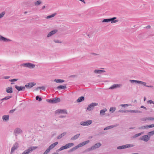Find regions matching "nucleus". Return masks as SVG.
<instances>
[{"label": "nucleus", "instance_id": "nucleus-43", "mask_svg": "<svg viewBox=\"0 0 154 154\" xmlns=\"http://www.w3.org/2000/svg\"><path fill=\"white\" fill-rule=\"evenodd\" d=\"M5 11H3L0 14V19L2 17L5 15Z\"/></svg>", "mask_w": 154, "mask_h": 154}, {"label": "nucleus", "instance_id": "nucleus-49", "mask_svg": "<svg viewBox=\"0 0 154 154\" xmlns=\"http://www.w3.org/2000/svg\"><path fill=\"white\" fill-rule=\"evenodd\" d=\"M38 88H39V89H42L43 91H45V86H41L38 87Z\"/></svg>", "mask_w": 154, "mask_h": 154}, {"label": "nucleus", "instance_id": "nucleus-53", "mask_svg": "<svg viewBox=\"0 0 154 154\" xmlns=\"http://www.w3.org/2000/svg\"><path fill=\"white\" fill-rule=\"evenodd\" d=\"M90 142V141L89 140H86L85 141L83 142V144L84 145H85L88 143Z\"/></svg>", "mask_w": 154, "mask_h": 154}, {"label": "nucleus", "instance_id": "nucleus-4", "mask_svg": "<svg viewBox=\"0 0 154 154\" xmlns=\"http://www.w3.org/2000/svg\"><path fill=\"white\" fill-rule=\"evenodd\" d=\"M101 144L100 143H98L95 144L93 146H92L88 149L89 150H94L96 148H99L101 146Z\"/></svg>", "mask_w": 154, "mask_h": 154}, {"label": "nucleus", "instance_id": "nucleus-13", "mask_svg": "<svg viewBox=\"0 0 154 154\" xmlns=\"http://www.w3.org/2000/svg\"><path fill=\"white\" fill-rule=\"evenodd\" d=\"M58 31L56 29H54L50 32H49L47 35V37L48 38L49 37L56 33Z\"/></svg>", "mask_w": 154, "mask_h": 154}, {"label": "nucleus", "instance_id": "nucleus-3", "mask_svg": "<svg viewBox=\"0 0 154 154\" xmlns=\"http://www.w3.org/2000/svg\"><path fill=\"white\" fill-rule=\"evenodd\" d=\"M98 104L97 103H92L88 105L87 109L88 111H91L93 109L95 106L98 105Z\"/></svg>", "mask_w": 154, "mask_h": 154}, {"label": "nucleus", "instance_id": "nucleus-44", "mask_svg": "<svg viewBox=\"0 0 154 154\" xmlns=\"http://www.w3.org/2000/svg\"><path fill=\"white\" fill-rule=\"evenodd\" d=\"M139 84L143 85L146 87V86H147V85H146V82H142V81H140Z\"/></svg>", "mask_w": 154, "mask_h": 154}, {"label": "nucleus", "instance_id": "nucleus-32", "mask_svg": "<svg viewBox=\"0 0 154 154\" xmlns=\"http://www.w3.org/2000/svg\"><path fill=\"white\" fill-rule=\"evenodd\" d=\"M74 144L73 143H69L66 144L67 148H69L74 145Z\"/></svg>", "mask_w": 154, "mask_h": 154}, {"label": "nucleus", "instance_id": "nucleus-17", "mask_svg": "<svg viewBox=\"0 0 154 154\" xmlns=\"http://www.w3.org/2000/svg\"><path fill=\"white\" fill-rule=\"evenodd\" d=\"M6 91L8 93H12L13 92L12 87H8L6 88Z\"/></svg>", "mask_w": 154, "mask_h": 154}, {"label": "nucleus", "instance_id": "nucleus-58", "mask_svg": "<svg viewBox=\"0 0 154 154\" xmlns=\"http://www.w3.org/2000/svg\"><path fill=\"white\" fill-rule=\"evenodd\" d=\"M15 110H16L15 109H14L11 110L9 111V112L10 113H13Z\"/></svg>", "mask_w": 154, "mask_h": 154}, {"label": "nucleus", "instance_id": "nucleus-28", "mask_svg": "<svg viewBox=\"0 0 154 154\" xmlns=\"http://www.w3.org/2000/svg\"><path fill=\"white\" fill-rule=\"evenodd\" d=\"M129 81L131 83H140V81L139 80H130Z\"/></svg>", "mask_w": 154, "mask_h": 154}, {"label": "nucleus", "instance_id": "nucleus-29", "mask_svg": "<svg viewBox=\"0 0 154 154\" xmlns=\"http://www.w3.org/2000/svg\"><path fill=\"white\" fill-rule=\"evenodd\" d=\"M12 96H8L6 97H5L4 98L1 99V100H8L10 98L12 97Z\"/></svg>", "mask_w": 154, "mask_h": 154}, {"label": "nucleus", "instance_id": "nucleus-33", "mask_svg": "<svg viewBox=\"0 0 154 154\" xmlns=\"http://www.w3.org/2000/svg\"><path fill=\"white\" fill-rule=\"evenodd\" d=\"M67 149V146L66 145H65L64 146H62L61 147L60 149H59L58 150L59 151H60L64 149Z\"/></svg>", "mask_w": 154, "mask_h": 154}, {"label": "nucleus", "instance_id": "nucleus-45", "mask_svg": "<svg viewBox=\"0 0 154 154\" xmlns=\"http://www.w3.org/2000/svg\"><path fill=\"white\" fill-rule=\"evenodd\" d=\"M153 134H154V130L152 131H151L149 132L148 134V135L150 137L151 136H152V135H153Z\"/></svg>", "mask_w": 154, "mask_h": 154}, {"label": "nucleus", "instance_id": "nucleus-62", "mask_svg": "<svg viewBox=\"0 0 154 154\" xmlns=\"http://www.w3.org/2000/svg\"><path fill=\"white\" fill-rule=\"evenodd\" d=\"M151 26L150 25H148L146 26V28L147 29H149L150 28Z\"/></svg>", "mask_w": 154, "mask_h": 154}, {"label": "nucleus", "instance_id": "nucleus-1", "mask_svg": "<svg viewBox=\"0 0 154 154\" xmlns=\"http://www.w3.org/2000/svg\"><path fill=\"white\" fill-rule=\"evenodd\" d=\"M20 66H21L29 68L30 69L34 68L35 67V64L30 63H22L20 65Z\"/></svg>", "mask_w": 154, "mask_h": 154}, {"label": "nucleus", "instance_id": "nucleus-12", "mask_svg": "<svg viewBox=\"0 0 154 154\" xmlns=\"http://www.w3.org/2000/svg\"><path fill=\"white\" fill-rule=\"evenodd\" d=\"M122 85L119 84H115L112 85L109 88V89H113L117 88H120Z\"/></svg>", "mask_w": 154, "mask_h": 154}, {"label": "nucleus", "instance_id": "nucleus-36", "mask_svg": "<svg viewBox=\"0 0 154 154\" xmlns=\"http://www.w3.org/2000/svg\"><path fill=\"white\" fill-rule=\"evenodd\" d=\"M154 127V126H143L142 127V128L146 129Z\"/></svg>", "mask_w": 154, "mask_h": 154}, {"label": "nucleus", "instance_id": "nucleus-7", "mask_svg": "<svg viewBox=\"0 0 154 154\" xmlns=\"http://www.w3.org/2000/svg\"><path fill=\"white\" fill-rule=\"evenodd\" d=\"M15 88L18 91H24L25 89V86H19L15 85Z\"/></svg>", "mask_w": 154, "mask_h": 154}, {"label": "nucleus", "instance_id": "nucleus-18", "mask_svg": "<svg viewBox=\"0 0 154 154\" xmlns=\"http://www.w3.org/2000/svg\"><path fill=\"white\" fill-rule=\"evenodd\" d=\"M117 18L116 17H114L112 18H110V22L112 23H114L118 22L119 21L118 20H116Z\"/></svg>", "mask_w": 154, "mask_h": 154}, {"label": "nucleus", "instance_id": "nucleus-40", "mask_svg": "<svg viewBox=\"0 0 154 154\" xmlns=\"http://www.w3.org/2000/svg\"><path fill=\"white\" fill-rule=\"evenodd\" d=\"M110 22V18H106L104 19L102 21V22L108 23Z\"/></svg>", "mask_w": 154, "mask_h": 154}, {"label": "nucleus", "instance_id": "nucleus-24", "mask_svg": "<svg viewBox=\"0 0 154 154\" xmlns=\"http://www.w3.org/2000/svg\"><path fill=\"white\" fill-rule=\"evenodd\" d=\"M80 135V134H78L75 135L74 136L72 137L71 139V140H74L77 139L79 136Z\"/></svg>", "mask_w": 154, "mask_h": 154}, {"label": "nucleus", "instance_id": "nucleus-38", "mask_svg": "<svg viewBox=\"0 0 154 154\" xmlns=\"http://www.w3.org/2000/svg\"><path fill=\"white\" fill-rule=\"evenodd\" d=\"M42 3V2L40 0H38L35 3V6H38Z\"/></svg>", "mask_w": 154, "mask_h": 154}, {"label": "nucleus", "instance_id": "nucleus-56", "mask_svg": "<svg viewBox=\"0 0 154 154\" xmlns=\"http://www.w3.org/2000/svg\"><path fill=\"white\" fill-rule=\"evenodd\" d=\"M81 125H86L85 122V121H82L80 123Z\"/></svg>", "mask_w": 154, "mask_h": 154}, {"label": "nucleus", "instance_id": "nucleus-41", "mask_svg": "<svg viewBox=\"0 0 154 154\" xmlns=\"http://www.w3.org/2000/svg\"><path fill=\"white\" fill-rule=\"evenodd\" d=\"M143 132H142L140 133H138L137 134H136L134 136V138L140 136L142 134H143Z\"/></svg>", "mask_w": 154, "mask_h": 154}, {"label": "nucleus", "instance_id": "nucleus-27", "mask_svg": "<svg viewBox=\"0 0 154 154\" xmlns=\"http://www.w3.org/2000/svg\"><path fill=\"white\" fill-rule=\"evenodd\" d=\"M107 109L106 108L104 109L100 110V115H104L105 112L106 111Z\"/></svg>", "mask_w": 154, "mask_h": 154}, {"label": "nucleus", "instance_id": "nucleus-26", "mask_svg": "<svg viewBox=\"0 0 154 154\" xmlns=\"http://www.w3.org/2000/svg\"><path fill=\"white\" fill-rule=\"evenodd\" d=\"M66 132H64L61 134L59 135L57 137V138L58 139H59L62 138V137H63L66 134Z\"/></svg>", "mask_w": 154, "mask_h": 154}, {"label": "nucleus", "instance_id": "nucleus-19", "mask_svg": "<svg viewBox=\"0 0 154 154\" xmlns=\"http://www.w3.org/2000/svg\"><path fill=\"white\" fill-rule=\"evenodd\" d=\"M53 103H57L59 102L60 101V98L56 97L53 98Z\"/></svg>", "mask_w": 154, "mask_h": 154}, {"label": "nucleus", "instance_id": "nucleus-39", "mask_svg": "<svg viewBox=\"0 0 154 154\" xmlns=\"http://www.w3.org/2000/svg\"><path fill=\"white\" fill-rule=\"evenodd\" d=\"M18 80V79H12L10 80L9 81L10 82H12V83H11V85H13V84H14V83H12L13 82L17 81Z\"/></svg>", "mask_w": 154, "mask_h": 154}, {"label": "nucleus", "instance_id": "nucleus-34", "mask_svg": "<svg viewBox=\"0 0 154 154\" xmlns=\"http://www.w3.org/2000/svg\"><path fill=\"white\" fill-rule=\"evenodd\" d=\"M78 148L77 146H75L72 148L70 149L69 151V152H72V151H75Z\"/></svg>", "mask_w": 154, "mask_h": 154}, {"label": "nucleus", "instance_id": "nucleus-50", "mask_svg": "<svg viewBox=\"0 0 154 154\" xmlns=\"http://www.w3.org/2000/svg\"><path fill=\"white\" fill-rule=\"evenodd\" d=\"M147 103H148L152 104V103L154 104V101H152L151 100H149L147 101Z\"/></svg>", "mask_w": 154, "mask_h": 154}, {"label": "nucleus", "instance_id": "nucleus-60", "mask_svg": "<svg viewBox=\"0 0 154 154\" xmlns=\"http://www.w3.org/2000/svg\"><path fill=\"white\" fill-rule=\"evenodd\" d=\"M91 54H92V55H93L94 56L97 55H99L98 54H97L95 53H91Z\"/></svg>", "mask_w": 154, "mask_h": 154}, {"label": "nucleus", "instance_id": "nucleus-61", "mask_svg": "<svg viewBox=\"0 0 154 154\" xmlns=\"http://www.w3.org/2000/svg\"><path fill=\"white\" fill-rule=\"evenodd\" d=\"M3 78L5 79H8L10 78V76H5L3 77Z\"/></svg>", "mask_w": 154, "mask_h": 154}, {"label": "nucleus", "instance_id": "nucleus-54", "mask_svg": "<svg viewBox=\"0 0 154 154\" xmlns=\"http://www.w3.org/2000/svg\"><path fill=\"white\" fill-rule=\"evenodd\" d=\"M121 112H129V110H121Z\"/></svg>", "mask_w": 154, "mask_h": 154}, {"label": "nucleus", "instance_id": "nucleus-47", "mask_svg": "<svg viewBox=\"0 0 154 154\" xmlns=\"http://www.w3.org/2000/svg\"><path fill=\"white\" fill-rule=\"evenodd\" d=\"M46 101L49 103H53V98L47 99Z\"/></svg>", "mask_w": 154, "mask_h": 154}, {"label": "nucleus", "instance_id": "nucleus-2", "mask_svg": "<svg viewBox=\"0 0 154 154\" xmlns=\"http://www.w3.org/2000/svg\"><path fill=\"white\" fill-rule=\"evenodd\" d=\"M134 146L133 144H127L125 145H123L121 146H119L117 147L118 149H126L129 147H132Z\"/></svg>", "mask_w": 154, "mask_h": 154}, {"label": "nucleus", "instance_id": "nucleus-64", "mask_svg": "<svg viewBox=\"0 0 154 154\" xmlns=\"http://www.w3.org/2000/svg\"><path fill=\"white\" fill-rule=\"evenodd\" d=\"M146 87H149V88H153V86H152V85L149 86V85H147V86H146Z\"/></svg>", "mask_w": 154, "mask_h": 154}, {"label": "nucleus", "instance_id": "nucleus-22", "mask_svg": "<svg viewBox=\"0 0 154 154\" xmlns=\"http://www.w3.org/2000/svg\"><path fill=\"white\" fill-rule=\"evenodd\" d=\"M9 116L8 115H4L2 116V119L4 121L7 122L9 120Z\"/></svg>", "mask_w": 154, "mask_h": 154}, {"label": "nucleus", "instance_id": "nucleus-21", "mask_svg": "<svg viewBox=\"0 0 154 154\" xmlns=\"http://www.w3.org/2000/svg\"><path fill=\"white\" fill-rule=\"evenodd\" d=\"M106 72L105 70L100 69H95L94 71V72L96 73L100 74L102 72Z\"/></svg>", "mask_w": 154, "mask_h": 154}, {"label": "nucleus", "instance_id": "nucleus-46", "mask_svg": "<svg viewBox=\"0 0 154 154\" xmlns=\"http://www.w3.org/2000/svg\"><path fill=\"white\" fill-rule=\"evenodd\" d=\"M85 145L84 144H83V143L82 142V143H79L78 145H77V146L78 148L79 147H82L83 146Z\"/></svg>", "mask_w": 154, "mask_h": 154}, {"label": "nucleus", "instance_id": "nucleus-63", "mask_svg": "<svg viewBox=\"0 0 154 154\" xmlns=\"http://www.w3.org/2000/svg\"><path fill=\"white\" fill-rule=\"evenodd\" d=\"M137 113H142V112L141 111H139V110H137Z\"/></svg>", "mask_w": 154, "mask_h": 154}, {"label": "nucleus", "instance_id": "nucleus-35", "mask_svg": "<svg viewBox=\"0 0 154 154\" xmlns=\"http://www.w3.org/2000/svg\"><path fill=\"white\" fill-rule=\"evenodd\" d=\"M85 122L86 125H90L92 123V121L91 120H88L86 121Z\"/></svg>", "mask_w": 154, "mask_h": 154}, {"label": "nucleus", "instance_id": "nucleus-20", "mask_svg": "<svg viewBox=\"0 0 154 154\" xmlns=\"http://www.w3.org/2000/svg\"><path fill=\"white\" fill-rule=\"evenodd\" d=\"M58 143L57 142H56L54 143L51 144L48 147L50 150L53 149L58 144Z\"/></svg>", "mask_w": 154, "mask_h": 154}, {"label": "nucleus", "instance_id": "nucleus-51", "mask_svg": "<svg viewBox=\"0 0 154 154\" xmlns=\"http://www.w3.org/2000/svg\"><path fill=\"white\" fill-rule=\"evenodd\" d=\"M54 41L55 43H61L62 42L60 41H59V40H58L54 39Z\"/></svg>", "mask_w": 154, "mask_h": 154}, {"label": "nucleus", "instance_id": "nucleus-8", "mask_svg": "<svg viewBox=\"0 0 154 154\" xmlns=\"http://www.w3.org/2000/svg\"><path fill=\"white\" fill-rule=\"evenodd\" d=\"M18 144L17 143H15L11 148V154L18 147Z\"/></svg>", "mask_w": 154, "mask_h": 154}, {"label": "nucleus", "instance_id": "nucleus-14", "mask_svg": "<svg viewBox=\"0 0 154 154\" xmlns=\"http://www.w3.org/2000/svg\"><path fill=\"white\" fill-rule=\"evenodd\" d=\"M140 120L142 121H154V118L153 117H145L141 118L140 119Z\"/></svg>", "mask_w": 154, "mask_h": 154}, {"label": "nucleus", "instance_id": "nucleus-55", "mask_svg": "<svg viewBox=\"0 0 154 154\" xmlns=\"http://www.w3.org/2000/svg\"><path fill=\"white\" fill-rule=\"evenodd\" d=\"M137 110H129V112H133V113H137Z\"/></svg>", "mask_w": 154, "mask_h": 154}, {"label": "nucleus", "instance_id": "nucleus-25", "mask_svg": "<svg viewBox=\"0 0 154 154\" xmlns=\"http://www.w3.org/2000/svg\"><path fill=\"white\" fill-rule=\"evenodd\" d=\"M54 81L56 83H62L65 82V80L63 79H55Z\"/></svg>", "mask_w": 154, "mask_h": 154}, {"label": "nucleus", "instance_id": "nucleus-59", "mask_svg": "<svg viewBox=\"0 0 154 154\" xmlns=\"http://www.w3.org/2000/svg\"><path fill=\"white\" fill-rule=\"evenodd\" d=\"M140 108H143V109H145L146 110L148 109H147L146 107H145L143 106H141Z\"/></svg>", "mask_w": 154, "mask_h": 154}, {"label": "nucleus", "instance_id": "nucleus-23", "mask_svg": "<svg viewBox=\"0 0 154 154\" xmlns=\"http://www.w3.org/2000/svg\"><path fill=\"white\" fill-rule=\"evenodd\" d=\"M85 100V97L84 96H81L77 99V101L78 102L80 103L84 100Z\"/></svg>", "mask_w": 154, "mask_h": 154}, {"label": "nucleus", "instance_id": "nucleus-16", "mask_svg": "<svg viewBox=\"0 0 154 154\" xmlns=\"http://www.w3.org/2000/svg\"><path fill=\"white\" fill-rule=\"evenodd\" d=\"M67 88L66 85L65 84L64 85H59L56 87V88L59 90H62L66 89Z\"/></svg>", "mask_w": 154, "mask_h": 154}, {"label": "nucleus", "instance_id": "nucleus-5", "mask_svg": "<svg viewBox=\"0 0 154 154\" xmlns=\"http://www.w3.org/2000/svg\"><path fill=\"white\" fill-rule=\"evenodd\" d=\"M36 83L35 82H29L26 84L25 85V87L28 89H30L33 86L35 85Z\"/></svg>", "mask_w": 154, "mask_h": 154}, {"label": "nucleus", "instance_id": "nucleus-31", "mask_svg": "<svg viewBox=\"0 0 154 154\" xmlns=\"http://www.w3.org/2000/svg\"><path fill=\"white\" fill-rule=\"evenodd\" d=\"M116 108L115 107H111L110 108L109 111L111 113H112L114 112L116 110Z\"/></svg>", "mask_w": 154, "mask_h": 154}, {"label": "nucleus", "instance_id": "nucleus-52", "mask_svg": "<svg viewBox=\"0 0 154 154\" xmlns=\"http://www.w3.org/2000/svg\"><path fill=\"white\" fill-rule=\"evenodd\" d=\"M129 106V105L128 104H122L120 105V106L122 107L128 106Z\"/></svg>", "mask_w": 154, "mask_h": 154}, {"label": "nucleus", "instance_id": "nucleus-57", "mask_svg": "<svg viewBox=\"0 0 154 154\" xmlns=\"http://www.w3.org/2000/svg\"><path fill=\"white\" fill-rule=\"evenodd\" d=\"M22 154H29L26 150H24L22 153Z\"/></svg>", "mask_w": 154, "mask_h": 154}, {"label": "nucleus", "instance_id": "nucleus-9", "mask_svg": "<svg viewBox=\"0 0 154 154\" xmlns=\"http://www.w3.org/2000/svg\"><path fill=\"white\" fill-rule=\"evenodd\" d=\"M66 110L65 109H58L55 111V113H66L67 114Z\"/></svg>", "mask_w": 154, "mask_h": 154}, {"label": "nucleus", "instance_id": "nucleus-48", "mask_svg": "<svg viewBox=\"0 0 154 154\" xmlns=\"http://www.w3.org/2000/svg\"><path fill=\"white\" fill-rule=\"evenodd\" d=\"M50 149L48 148L44 152L43 154H47L50 152Z\"/></svg>", "mask_w": 154, "mask_h": 154}, {"label": "nucleus", "instance_id": "nucleus-42", "mask_svg": "<svg viewBox=\"0 0 154 154\" xmlns=\"http://www.w3.org/2000/svg\"><path fill=\"white\" fill-rule=\"evenodd\" d=\"M114 126H108L104 128V130H106L112 128Z\"/></svg>", "mask_w": 154, "mask_h": 154}, {"label": "nucleus", "instance_id": "nucleus-11", "mask_svg": "<svg viewBox=\"0 0 154 154\" xmlns=\"http://www.w3.org/2000/svg\"><path fill=\"white\" fill-rule=\"evenodd\" d=\"M22 132V130L20 128H16L14 131V133L15 134L16 136H17V134H21Z\"/></svg>", "mask_w": 154, "mask_h": 154}, {"label": "nucleus", "instance_id": "nucleus-6", "mask_svg": "<svg viewBox=\"0 0 154 154\" xmlns=\"http://www.w3.org/2000/svg\"><path fill=\"white\" fill-rule=\"evenodd\" d=\"M150 137L148 135H143L142 137H140V140H142L146 142H147L149 140Z\"/></svg>", "mask_w": 154, "mask_h": 154}, {"label": "nucleus", "instance_id": "nucleus-30", "mask_svg": "<svg viewBox=\"0 0 154 154\" xmlns=\"http://www.w3.org/2000/svg\"><path fill=\"white\" fill-rule=\"evenodd\" d=\"M56 13H54V14H52L51 15H48L47 17L46 18L48 19L51 18L55 16L56 15Z\"/></svg>", "mask_w": 154, "mask_h": 154}, {"label": "nucleus", "instance_id": "nucleus-15", "mask_svg": "<svg viewBox=\"0 0 154 154\" xmlns=\"http://www.w3.org/2000/svg\"><path fill=\"white\" fill-rule=\"evenodd\" d=\"M0 41L4 42H8L11 41V40L0 35Z\"/></svg>", "mask_w": 154, "mask_h": 154}, {"label": "nucleus", "instance_id": "nucleus-37", "mask_svg": "<svg viewBox=\"0 0 154 154\" xmlns=\"http://www.w3.org/2000/svg\"><path fill=\"white\" fill-rule=\"evenodd\" d=\"M36 100L40 102L42 100V98L39 96L37 95L35 97Z\"/></svg>", "mask_w": 154, "mask_h": 154}, {"label": "nucleus", "instance_id": "nucleus-10", "mask_svg": "<svg viewBox=\"0 0 154 154\" xmlns=\"http://www.w3.org/2000/svg\"><path fill=\"white\" fill-rule=\"evenodd\" d=\"M37 146H32L29 147L28 149H26V151L29 154L32 152L33 150H34L37 148Z\"/></svg>", "mask_w": 154, "mask_h": 154}]
</instances>
